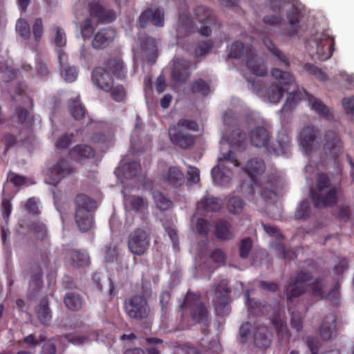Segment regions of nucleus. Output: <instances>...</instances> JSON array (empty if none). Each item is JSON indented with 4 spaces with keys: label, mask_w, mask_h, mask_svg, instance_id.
I'll return each mask as SVG.
<instances>
[{
    "label": "nucleus",
    "mask_w": 354,
    "mask_h": 354,
    "mask_svg": "<svg viewBox=\"0 0 354 354\" xmlns=\"http://www.w3.org/2000/svg\"><path fill=\"white\" fill-rule=\"evenodd\" d=\"M313 279V275L310 271L297 270L295 276L290 277L285 286L284 295L288 304L295 302V299L304 295L308 288L310 290L312 297L318 300L327 301L333 306L339 304L341 298L339 280H337L327 290V282L320 277H316L307 286L304 285Z\"/></svg>",
    "instance_id": "1"
},
{
    "label": "nucleus",
    "mask_w": 354,
    "mask_h": 354,
    "mask_svg": "<svg viewBox=\"0 0 354 354\" xmlns=\"http://www.w3.org/2000/svg\"><path fill=\"white\" fill-rule=\"evenodd\" d=\"M11 98L18 104L11 116V119L21 125V131H30L34 125V115L28 109L33 106L32 100L26 93L20 85H17L14 90L8 91Z\"/></svg>",
    "instance_id": "2"
},
{
    "label": "nucleus",
    "mask_w": 354,
    "mask_h": 354,
    "mask_svg": "<svg viewBox=\"0 0 354 354\" xmlns=\"http://www.w3.org/2000/svg\"><path fill=\"white\" fill-rule=\"evenodd\" d=\"M182 319L187 314H189L191 319L203 326H209V313L201 300L199 293H194L188 290L182 304L180 305Z\"/></svg>",
    "instance_id": "3"
},
{
    "label": "nucleus",
    "mask_w": 354,
    "mask_h": 354,
    "mask_svg": "<svg viewBox=\"0 0 354 354\" xmlns=\"http://www.w3.org/2000/svg\"><path fill=\"white\" fill-rule=\"evenodd\" d=\"M337 188L331 185L328 176L319 174L317 177L315 188L310 192V199L316 207H332L337 203Z\"/></svg>",
    "instance_id": "4"
},
{
    "label": "nucleus",
    "mask_w": 354,
    "mask_h": 354,
    "mask_svg": "<svg viewBox=\"0 0 354 354\" xmlns=\"http://www.w3.org/2000/svg\"><path fill=\"white\" fill-rule=\"evenodd\" d=\"M228 56L235 59L245 57L247 68L252 75L263 77L267 74V68L263 59L255 55L252 46H245L240 41H235L232 43Z\"/></svg>",
    "instance_id": "5"
},
{
    "label": "nucleus",
    "mask_w": 354,
    "mask_h": 354,
    "mask_svg": "<svg viewBox=\"0 0 354 354\" xmlns=\"http://www.w3.org/2000/svg\"><path fill=\"white\" fill-rule=\"evenodd\" d=\"M75 203L76 224L81 232H88L93 225L92 212L97 207L96 202L87 195L79 194L75 198Z\"/></svg>",
    "instance_id": "6"
},
{
    "label": "nucleus",
    "mask_w": 354,
    "mask_h": 354,
    "mask_svg": "<svg viewBox=\"0 0 354 354\" xmlns=\"http://www.w3.org/2000/svg\"><path fill=\"white\" fill-rule=\"evenodd\" d=\"M122 308L127 317L132 321L141 322L147 319L150 314L147 298L144 295H133L126 298Z\"/></svg>",
    "instance_id": "7"
},
{
    "label": "nucleus",
    "mask_w": 354,
    "mask_h": 354,
    "mask_svg": "<svg viewBox=\"0 0 354 354\" xmlns=\"http://www.w3.org/2000/svg\"><path fill=\"white\" fill-rule=\"evenodd\" d=\"M151 231L149 228H137L131 232L127 241L129 250L133 254L141 256L149 250Z\"/></svg>",
    "instance_id": "8"
},
{
    "label": "nucleus",
    "mask_w": 354,
    "mask_h": 354,
    "mask_svg": "<svg viewBox=\"0 0 354 354\" xmlns=\"http://www.w3.org/2000/svg\"><path fill=\"white\" fill-rule=\"evenodd\" d=\"M75 172V167L68 160L61 158L48 169L47 175L52 180L53 184H57Z\"/></svg>",
    "instance_id": "9"
},
{
    "label": "nucleus",
    "mask_w": 354,
    "mask_h": 354,
    "mask_svg": "<svg viewBox=\"0 0 354 354\" xmlns=\"http://www.w3.org/2000/svg\"><path fill=\"white\" fill-rule=\"evenodd\" d=\"M313 41L316 45L317 59L324 62L332 56L335 49V39L332 36L323 32L317 34Z\"/></svg>",
    "instance_id": "10"
},
{
    "label": "nucleus",
    "mask_w": 354,
    "mask_h": 354,
    "mask_svg": "<svg viewBox=\"0 0 354 354\" xmlns=\"http://www.w3.org/2000/svg\"><path fill=\"white\" fill-rule=\"evenodd\" d=\"M342 141L339 135L332 130L326 131L324 137L323 149L326 156H330L335 160L342 154Z\"/></svg>",
    "instance_id": "11"
},
{
    "label": "nucleus",
    "mask_w": 354,
    "mask_h": 354,
    "mask_svg": "<svg viewBox=\"0 0 354 354\" xmlns=\"http://www.w3.org/2000/svg\"><path fill=\"white\" fill-rule=\"evenodd\" d=\"M88 12L91 20L97 24H109L116 17L115 12L111 9L106 8L100 1H91L88 3Z\"/></svg>",
    "instance_id": "12"
},
{
    "label": "nucleus",
    "mask_w": 354,
    "mask_h": 354,
    "mask_svg": "<svg viewBox=\"0 0 354 354\" xmlns=\"http://www.w3.org/2000/svg\"><path fill=\"white\" fill-rule=\"evenodd\" d=\"M138 23L141 28H146L149 24L158 28L165 25V10L159 7L155 9L147 8L140 14Z\"/></svg>",
    "instance_id": "13"
},
{
    "label": "nucleus",
    "mask_w": 354,
    "mask_h": 354,
    "mask_svg": "<svg viewBox=\"0 0 354 354\" xmlns=\"http://www.w3.org/2000/svg\"><path fill=\"white\" fill-rule=\"evenodd\" d=\"M196 19L202 24L199 33L203 36H209L212 33L211 26L216 23V17L212 10L204 6H197L194 10Z\"/></svg>",
    "instance_id": "14"
},
{
    "label": "nucleus",
    "mask_w": 354,
    "mask_h": 354,
    "mask_svg": "<svg viewBox=\"0 0 354 354\" xmlns=\"http://www.w3.org/2000/svg\"><path fill=\"white\" fill-rule=\"evenodd\" d=\"M169 136L171 143L183 149H189L195 143V136L179 127H171Z\"/></svg>",
    "instance_id": "15"
},
{
    "label": "nucleus",
    "mask_w": 354,
    "mask_h": 354,
    "mask_svg": "<svg viewBox=\"0 0 354 354\" xmlns=\"http://www.w3.org/2000/svg\"><path fill=\"white\" fill-rule=\"evenodd\" d=\"M89 125L97 130L91 137L93 143L102 144L106 147L112 145L114 134L111 127L101 122H93L92 120H91Z\"/></svg>",
    "instance_id": "16"
},
{
    "label": "nucleus",
    "mask_w": 354,
    "mask_h": 354,
    "mask_svg": "<svg viewBox=\"0 0 354 354\" xmlns=\"http://www.w3.org/2000/svg\"><path fill=\"white\" fill-rule=\"evenodd\" d=\"M191 62L183 57H175L171 71V79L178 83L185 82L190 77Z\"/></svg>",
    "instance_id": "17"
},
{
    "label": "nucleus",
    "mask_w": 354,
    "mask_h": 354,
    "mask_svg": "<svg viewBox=\"0 0 354 354\" xmlns=\"http://www.w3.org/2000/svg\"><path fill=\"white\" fill-rule=\"evenodd\" d=\"M244 170L250 178L252 187L250 192L253 194L254 187L259 186V184L258 178L266 170L265 162L261 158H252L247 162Z\"/></svg>",
    "instance_id": "18"
},
{
    "label": "nucleus",
    "mask_w": 354,
    "mask_h": 354,
    "mask_svg": "<svg viewBox=\"0 0 354 354\" xmlns=\"http://www.w3.org/2000/svg\"><path fill=\"white\" fill-rule=\"evenodd\" d=\"M231 290L228 287L217 286L215 290L216 300L214 301L215 313L216 315L225 316L229 314L230 306L229 304V295Z\"/></svg>",
    "instance_id": "19"
},
{
    "label": "nucleus",
    "mask_w": 354,
    "mask_h": 354,
    "mask_svg": "<svg viewBox=\"0 0 354 354\" xmlns=\"http://www.w3.org/2000/svg\"><path fill=\"white\" fill-rule=\"evenodd\" d=\"M93 83L101 90L105 91L111 88L114 80L108 70L104 67H96L92 71Z\"/></svg>",
    "instance_id": "20"
},
{
    "label": "nucleus",
    "mask_w": 354,
    "mask_h": 354,
    "mask_svg": "<svg viewBox=\"0 0 354 354\" xmlns=\"http://www.w3.org/2000/svg\"><path fill=\"white\" fill-rule=\"evenodd\" d=\"M116 35L115 30L111 28L100 29L94 35L91 42L92 47L95 50L106 48L113 42Z\"/></svg>",
    "instance_id": "21"
},
{
    "label": "nucleus",
    "mask_w": 354,
    "mask_h": 354,
    "mask_svg": "<svg viewBox=\"0 0 354 354\" xmlns=\"http://www.w3.org/2000/svg\"><path fill=\"white\" fill-rule=\"evenodd\" d=\"M319 130L314 126H307L304 128L299 136V144L305 150L306 154H310L316 149L315 139Z\"/></svg>",
    "instance_id": "22"
},
{
    "label": "nucleus",
    "mask_w": 354,
    "mask_h": 354,
    "mask_svg": "<svg viewBox=\"0 0 354 354\" xmlns=\"http://www.w3.org/2000/svg\"><path fill=\"white\" fill-rule=\"evenodd\" d=\"M141 50L145 59L150 64H154L158 57V47L154 38L145 35L140 38Z\"/></svg>",
    "instance_id": "23"
},
{
    "label": "nucleus",
    "mask_w": 354,
    "mask_h": 354,
    "mask_svg": "<svg viewBox=\"0 0 354 354\" xmlns=\"http://www.w3.org/2000/svg\"><path fill=\"white\" fill-rule=\"evenodd\" d=\"M336 315L333 313H328L324 317L319 328V335L324 341H328L336 335Z\"/></svg>",
    "instance_id": "24"
},
{
    "label": "nucleus",
    "mask_w": 354,
    "mask_h": 354,
    "mask_svg": "<svg viewBox=\"0 0 354 354\" xmlns=\"http://www.w3.org/2000/svg\"><path fill=\"white\" fill-rule=\"evenodd\" d=\"M33 274L30 276L28 292L30 297H36L44 287L43 270L40 265L32 268Z\"/></svg>",
    "instance_id": "25"
},
{
    "label": "nucleus",
    "mask_w": 354,
    "mask_h": 354,
    "mask_svg": "<svg viewBox=\"0 0 354 354\" xmlns=\"http://www.w3.org/2000/svg\"><path fill=\"white\" fill-rule=\"evenodd\" d=\"M304 95L308 101L311 109L314 110L320 117L331 120L334 115L329 108L320 100L316 98L306 91L304 90Z\"/></svg>",
    "instance_id": "26"
},
{
    "label": "nucleus",
    "mask_w": 354,
    "mask_h": 354,
    "mask_svg": "<svg viewBox=\"0 0 354 354\" xmlns=\"http://www.w3.org/2000/svg\"><path fill=\"white\" fill-rule=\"evenodd\" d=\"M249 138L251 144L257 147H266L269 148L268 144L270 140V134L263 127H257L249 133Z\"/></svg>",
    "instance_id": "27"
},
{
    "label": "nucleus",
    "mask_w": 354,
    "mask_h": 354,
    "mask_svg": "<svg viewBox=\"0 0 354 354\" xmlns=\"http://www.w3.org/2000/svg\"><path fill=\"white\" fill-rule=\"evenodd\" d=\"M162 180L164 183L177 188L184 184L185 176L178 167L172 166L162 175Z\"/></svg>",
    "instance_id": "28"
},
{
    "label": "nucleus",
    "mask_w": 354,
    "mask_h": 354,
    "mask_svg": "<svg viewBox=\"0 0 354 354\" xmlns=\"http://www.w3.org/2000/svg\"><path fill=\"white\" fill-rule=\"evenodd\" d=\"M271 321L277 331V336L279 343L281 344H288L290 341L291 333L288 328L286 322L281 319L279 315H274Z\"/></svg>",
    "instance_id": "29"
},
{
    "label": "nucleus",
    "mask_w": 354,
    "mask_h": 354,
    "mask_svg": "<svg viewBox=\"0 0 354 354\" xmlns=\"http://www.w3.org/2000/svg\"><path fill=\"white\" fill-rule=\"evenodd\" d=\"M215 236L222 241H229L234 238L232 225L228 221L221 218L215 223Z\"/></svg>",
    "instance_id": "30"
},
{
    "label": "nucleus",
    "mask_w": 354,
    "mask_h": 354,
    "mask_svg": "<svg viewBox=\"0 0 354 354\" xmlns=\"http://www.w3.org/2000/svg\"><path fill=\"white\" fill-rule=\"evenodd\" d=\"M211 174L216 184L223 185L230 180L232 172L230 169L224 166L223 163L218 162L216 167L212 168Z\"/></svg>",
    "instance_id": "31"
},
{
    "label": "nucleus",
    "mask_w": 354,
    "mask_h": 354,
    "mask_svg": "<svg viewBox=\"0 0 354 354\" xmlns=\"http://www.w3.org/2000/svg\"><path fill=\"white\" fill-rule=\"evenodd\" d=\"M223 203L216 197L204 196L197 203L196 209L198 212H214L221 209Z\"/></svg>",
    "instance_id": "32"
},
{
    "label": "nucleus",
    "mask_w": 354,
    "mask_h": 354,
    "mask_svg": "<svg viewBox=\"0 0 354 354\" xmlns=\"http://www.w3.org/2000/svg\"><path fill=\"white\" fill-rule=\"evenodd\" d=\"M255 345L261 349L268 348L272 342V335L266 326H261L257 328L254 334Z\"/></svg>",
    "instance_id": "33"
},
{
    "label": "nucleus",
    "mask_w": 354,
    "mask_h": 354,
    "mask_svg": "<svg viewBox=\"0 0 354 354\" xmlns=\"http://www.w3.org/2000/svg\"><path fill=\"white\" fill-rule=\"evenodd\" d=\"M69 155L75 160L91 159L94 158L95 151L90 145L79 144L69 150Z\"/></svg>",
    "instance_id": "34"
},
{
    "label": "nucleus",
    "mask_w": 354,
    "mask_h": 354,
    "mask_svg": "<svg viewBox=\"0 0 354 354\" xmlns=\"http://www.w3.org/2000/svg\"><path fill=\"white\" fill-rule=\"evenodd\" d=\"M176 36L183 38L189 35L194 30L193 21L186 15H179L178 22L176 25Z\"/></svg>",
    "instance_id": "35"
},
{
    "label": "nucleus",
    "mask_w": 354,
    "mask_h": 354,
    "mask_svg": "<svg viewBox=\"0 0 354 354\" xmlns=\"http://www.w3.org/2000/svg\"><path fill=\"white\" fill-rule=\"evenodd\" d=\"M35 312L40 322L44 325L48 324L52 318V312L49 307V301L47 297H43L35 308Z\"/></svg>",
    "instance_id": "36"
},
{
    "label": "nucleus",
    "mask_w": 354,
    "mask_h": 354,
    "mask_svg": "<svg viewBox=\"0 0 354 354\" xmlns=\"http://www.w3.org/2000/svg\"><path fill=\"white\" fill-rule=\"evenodd\" d=\"M83 302L82 297L75 292H68L64 297V303L66 307L72 311L80 310L82 307Z\"/></svg>",
    "instance_id": "37"
},
{
    "label": "nucleus",
    "mask_w": 354,
    "mask_h": 354,
    "mask_svg": "<svg viewBox=\"0 0 354 354\" xmlns=\"http://www.w3.org/2000/svg\"><path fill=\"white\" fill-rule=\"evenodd\" d=\"M290 137L286 133H280L277 138V148L269 147L268 149L276 155H286L290 151Z\"/></svg>",
    "instance_id": "38"
},
{
    "label": "nucleus",
    "mask_w": 354,
    "mask_h": 354,
    "mask_svg": "<svg viewBox=\"0 0 354 354\" xmlns=\"http://www.w3.org/2000/svg\"><path fill=\"white\" fill-rule=\"evenodd\" d=\"M106 69L109 70L116 77H124L127 73L123 61L120 58H111L105 63Z\"/></svg>",
    "instance_id": "39"
},
{
    "label": "nucleus",
    "mask_w": 354,
    "mask_h": 354,
    "mask_svg": "<svg viewBox=\"0 0 354 354\" xmlns=\"http://www.w3.org/2000/svg\"><path fill=\"white\" fill-rule=\"evenodd\" d=\"M68 105L70 113L74 119L80 120L84 117L86 109L84 106L80 103L79 99H70Z\"/></svg>",
    "instance_id": "40"
},
{
    "label": "nucleus",
    "mask_w": 354,
    "mask_h": 354,
    "mask_svg": "<svg viewBox=\"0 0 354 354\" xmlns=\"http://www.w3.org/2000/svg\"><path fill=\"white\" fill-rule=\"evenodd\" d=\"M263 43L266 46L267 49L278 59L284 64L286 67L290 66L289 60L287 57L282 53V51L277 47L272 40L269 38H265Z\"/></svg>",
    "instance_id": "41"
},
{
    "label": "nucleus",
    "mask_w": 354,
    "mask_h": 354,
    "mask_svg": "<svg viewBox=\"0 0 354 354\" xmlns=\"http://www.w3.org/2000/svg\"><path fill=\"white\" fill-rule=\"evenodd\" d=\"M70 257L71 264L76 268L85 266L88 263V255L85 251L71 250L70 252Z\"/></svg>",
    "instance_id": "42"
},
{
    "label": "nucleus",
    "mask_w": 354,
    "mask_h": 354,
    "mask_svg": "<svg viewBox=\"0 0 354 354\" xmlns=\"http://www.w3.org/2000/svg\"><path fill=\"white\" fill-rule=\"evenodd\" d=\"M189 91L193 94H201L203 96H207L211 92L210 87L208 83H207L205 80H203L201 78H199L194 81L189 85Z\"/></svg>",
    "instance_id": "43"
},
{
    "label": "nucleus",
    "mask_w": 354,
    "mask_h": 354,
    "mask_svg": "<svg viewBox=\"0 0 354 354\" xmlns=\"http://www.w3.org/2000/svg\"><path fill=\"white\" fill-rule=\"evenodd\" d=\"M12 197L10 196H6L4 194V190L3 191V195L1 198V203L0 205V209L1 212L2 218L6 223H8V219L10 216L12 210Z\"/></svg>",
    "instance_id": "44"
},
{
    "label": "nucleus",
    "mask_w": 354,
    "mask_h": 354,
    "mask_svg": "<svg viewBox=\"0 0 354 354\" xmlns=\"http://www.w3.org/2000/svg\"><path fill=\"white\" fill-rule=\"evenodd\" d=\"M271 74L281 84L288 85L295 81L294 76L291 73L283 71L279 68H273Z\"/></svg>",
    "instance_id": "45"
},
{
    "label": "nucleus",
    "mask_w": 354,
    "mask_h": 354,
    "mask_svg": "<svg viewBox=\"0 0 354 354\" xmlns=\"http://www.w3.org/2000/svg\"><path fill=\"white\" fill-rule=\"evenodd\" d=\"M106 93H109L113 100L117 102H123L127 98V93L124 87L121 84H117L111 86V88L108 91H105Z\"/></svg>",
    "instance_id": "46"
},
{
    "label": "nucleus",
    "mask_w": 354,
    "mask_h": 354,
    "mask_svg": "<svg viewBox=\"0 0 354 354\" xmlns=\"http://www.w3.org/2000/svg\"><path fill=\"white\" fill-rule=\"evenodd\" d=\"M253 247V241L250 237H245L241 240L239 244L240 258L246 259L249 257Z\"/></svg>",
    "instance_id": "47"
},
{
    "label": "nucleus",
    "mask_w": 354,
    "mask_h": 354,
    "mask_svg": "<svg viewBox=\"0 0 354 354\" xmlns=\"http://www.w3.org/2000/svg\"><path fill=\"white\" fill-rule=\"evenodd\" d=\"M244 205V201L239 196L231 197L227 204L228 211L234 214H239L241 213Z\"/></svg>",
    "instance_id": "48"
},
{
    "label": "nucleus",
    "mask_w": 354,
    "mask_h": 354,
    "mask_svg": "<svg viewBox=\"0 0 354 354\" xmlns=\"http://www.w3.org/2000/svg\"><path fill=\"white\" fill-rule=\"evenodd\" d=\"M311 213L310 203L308 200L301 201L297 206L295 217L296 219H306L310 217Z\"/></svg>",
    "instance_id": "49"
},
{
    "label": "nucleus",
    "mask_w": 354,
    "mask_h": 354,
    "mask_svg": "<svg viewBox=\"0 0 354 354\" xmlns=\"http://www.w3.org/2000/svg\"><path fill=\"white\" fill-rule=\"evenodd\" d=\"M153 198L157 207L161 210L168 209L171 205V201L159 191L152 192Z\"/></svg>",
    "instance_id": "50"
},
{
    "label": "nucleus",
    "mask_w": 354,
    "mask_h": 354,
    "mask_svg": "<svg viewBox=\"0 0 354 354\" xmlns=\"http://www.w3.org/2000/svg\"><path fill=\"white\" fill-rule=\"evenodd\" d=\"M16 31L19 36L25 39L28 40L30 38L31 33L28 23L24 19H19L16 24Z\"/></svg>",
    "instance_id": "51"
},
{
    "label": "nucleus",
    "mask_w": 354,
    "mask_h": 354,
    "mask_svg": "<svg viewBox=\"0 0 354 354\" xmlns=\"http://www.w3.org/2000/svg\"><path fill=\"white\" fill-rule=\"evenodd\" d=\"M303 97V94L300 93L299 95L297 91L289 93L283 106V111L285 112L290 111L296 106L297 100H301Z\"/></svg>",
    "instance_id": "52"
},
{
    "label": "nucleus",
    "mask_w": 354,
    "mask_h": 354,
    "mask_svg": "<svg viewBox=\"0 0 354 354\" xmlns=\"http://www.w3.org/2000/svg\"><path fill=\"white\" fill-rule=\"evenodd\" d=\"M124 176L126 178H132L138 175L141 169L139 162L132 161L125 165L123 167Z\"/></svg>",
    "instance_id": "53"
},
{
    "label": "nucleus",
    "mask_w": 354,
    "mask_h": 354,
    "mask_svg": "<svg viewBox=\"0 0 354 354\" xmlns=\"http://www.w3.org/2000/svg\"><path fill=\"white\" fill-rule=\"evenodd\" d=\"M284 90L283 88L277 84H272L268 91V99L272 103H277L283 96Z\"/></svg>",
    "instance_id": "54"
},
{
    "label": "nucleus",
    "mask_w": 354,
    "mask_h": 354,
    "mask_svg": "<svg viewBox=\"0 0 354 354\" xmlns=\"http://www.w3.org/2000/svg\"><path fill=\"white\" fill-rule=\"evenodd\" d=\"M31 230L38 239L44 240L48 236L46 225L40 221H35L31 224Z\"/></svg>",
    "instance_id": "55"
},
{
    "label": "nucleus",
    "mask_w": 354,
    "mask_h": 354,
    "mask_svg": "<svg viewBox=\"0 0 354 354\" xmlns=\"http://www.w3.org/2000/svg\"><path fill=\"white\" fill-rule=\"evenodd\" d=\"M353 209L348 205L343 204L339 206L336 213L337 218L340 221L347 222L351 220Z\"/></svg>",
    "instance_id": "56"
},
{
    "label": "nucleus",
    "mask_w": 354,
    "mask_h": 354,
    "mask_svg": "<svg viewBox=\"0 0 354 354\" xmlns=\"http://www.w3.org/2000/svg\"><path fill=\"white\" fill-rule=\"evenodd\" d=\"M304 69L310 74L315 75L322 82H325L328 79L327 75L321 68L313 64H306L304 66Z\"/></svg>",
    "instance_id": "57"
},
{
    "label": "nucleus",
    "mask_w": 354,
    "mask_h": 354,
    "mask_svg": "<svg viewBox=\"0 0 354 354\" xmlns=\"http://www.w3.org/2000/svg\"><path fill=\"white\" fill-rule=\"evenodd\" d=\"M32 32L33 40L35 43H39L44 33V25L41 18H37L34 21Z\"/></svg>",
    "instance_id": "58"
},
{
    "label": "nucleus",
    "mask_w": 354,
    "mask_h": 354,
    "mask_svg": "<svg viewBox=\"0 0 354 354\" xmlns=\"http://www.w3.org/2000/svg\"><path fill=\"white\" fill-rule=\"evenodd\" d=\"M74 137L73 133H64L59 136L55 142V147L57 149H66L72 143L73 138Z\"/></svg>",
    "instance_id": "59"
},
{
    "label": "nucleus",
    "mask_w": 354,
    "mask_h": 354,
    "mask_svg": "<svg viewBox=\"0 0 354 354\" xmlns=\"http://www.w3.org/2000/svg\"><path fill=\"white\" fill-rule=\"evenodd\" d=\"M286 17L290 25H299L301 19V13L297 7L292 5L286 13Z\"/></svg>",
    "instance_id": "60"
},
{
    "label": "nucleus",
    "mask_w": 354,
    "mask_h": 354,
    "mask_svg": "<svg viewBox=\"0 0 354 354\" xmlns=\"http://www.w3.org/2000/svg\"><path fill=\"white\" fill-rule=\"evenodd\" d=\"M212 45L211 40L199 42L194 50L195 57L198 58L206 55L211 50Z\"/></svg>",
    "instance_id": "61"
},
{
    "label": "nucleus",
    "mask_w": 354,
    "mask_h": 354,
    "mask_svg": "<svg viewBox=\"0 0 354 354\" xmlns=\"http://www.w3.org/2000/svg\"><path fill=\"white\" fill-rule=\"evenodd\" d=\"M81 29V35L82 37L84 39H90L93 35L95 28L92 25L91 19L87 18L85 19L80 26Z\"/></svg>",
    "instance_id": "62"
},
{
    "label": "nucleus",
    "mask_w": 354,
    "mask_h": 354,
    "mask_svg": "<svg viewBox=\"0 0 354 354\" xmlns=\"http://www.w3.org/2000/svg\"><path fill=\"white\" fill-rule=\"evenodd\" d=\"M39 200L35 197L29 198L24 205L25 210L32 215H39L41 212L39 209Z\"/></svg>",
    "instance_id": "63"
},
{
    "label": "nucleus",
    "mask_w": 354,
    "mask_h": 354,
    "mask_svg": "<svg viewBox=\"0 0 354 354\" xmlns=\"http://www.w3.org/2000/svg\"><path fill=\"white\" fill-rule=\"evenodd\" d=\"M306 346L311 354H319V351L322 344L319 339L314 336H308L306 338Z\"/></svg>",
    "instance_id": "64"
}]
</instances>
